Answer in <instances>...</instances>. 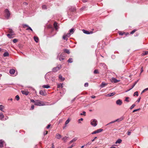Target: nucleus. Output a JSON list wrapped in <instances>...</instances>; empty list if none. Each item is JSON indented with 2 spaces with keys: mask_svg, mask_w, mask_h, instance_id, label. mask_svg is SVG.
I'll use <instances>...</instances> for the list:
<instances>
[{
  "mask_svg": "<svg viewBox=\"0 0 148 148\" xmlns=\"http://www.w3.org/2000/svg\"><path fill=\"white\" fill-rule=\"evenodd\" d=\"M93 73L95 74H96L99 73V72L98 69H95Z\"/></svg>",
  "mask_w": 148,
  "mask_h": 148,
  "instance_id": "obj_31",
  "label": "nucleus"
},
{
  "mask_svg": "<svg viewBox=\"0 0 148 148\" xmlns=\"http://www.w3.org/2000/svg\"><path fill=\"white\" fill-rule=\"evenodd\" d=\"M82 31L84 33L86 34H89V31L85 30L84 29H83Z\"/></svg>",
  "mask_w": 148,
  "mask_h": 148,
  "instance_id": "obj_30",
  "label": "nucleus"
},
{
  "mask_svg": "<svg viewBox=\"0 0 148 148\" xmlns=\"http://www.w3.org/2000/svg\"><path fill=\"white\" fill-rule=\"evenodd\" d=\"M17 41L18 40L16 39H14L13 40V41L14 43H16L17 42Z\"/></svg>",
  "mask_w": 148,
  "mask_h": 148,
  "instance_id": "obj_47",
  "label": "nucleus"
},
{
  "mask_svg": "<svg viewBox=\"0 0 148 148\" xmlns=\"http://www.w3.org/2000/svg\"><path fill=\"white\" fill-rule=\"evenodd\" d=\"M56 138L58 139H60L62 137V136L59 134H57L56 135Z\"/></svg>",
  "mask_w": 148,
  "mask_h": 148,
  "instance_id": "obj_16",
  "label": "nucleus"
},
{
  "mask_svg": "<svg viewBox=\"0 0 148 148\" xmlns=\"http://www.w3.org/2000/svg\"><path fill=\"white\" fill-rule=\"evenodd\" d=\"M26 30H31L32 32L33 31V30L31 28V27H30L29 26H28V27H27V28L26 29Z\"/></svg>",
  "mask_w": 148,
  "mask_h": 148,
  "instance_id": "obj_37",
  "label": "nucleus"
},
{
  "mask_svg": "<svg viewBox=\"0 0 148 148\" xmlns=\"http://www.w3.org/2000/svg\"><path fill=\"white\" fill-rule=\"evenodd\" d=\"M59 78L62 81H63L65 79V78L62 77V75H59Z\"/></svg>",
  "mask_w": 148,
  "mask_h": 148,
  "instance_id": "obj_20",
  "label": "nucleus"
},
{
  "mask_svg": "<svg viewBox=\"0 0 148 148\" xmlns=\"http://www.w3.org/2000/svg\"><path fill=\"white\" fill-rule=\"evenodd\" d=\"M131 133V132H127V134L128 135H130V134Z\"/></svg>",
  "mask_w": 148,
  "mask_h": 148,
  "instance_id": "obj_60",
  "label": "nucleus"
},
{
  "mask_svg": "<svg viewBox=\"0 0 148 148\" xmlns=\"http://www.w3.org/2000/svg\"><path fill=\"white\" fill-rule=\"evenodd\" d=\"M39 94L40 95H42L45 96L46 95L44 93V91L42 90H40L39 92Z\"/></svg>",
  "mask_w": 148,
  "mask_h": 148,
  "instance_id": "obj_17",
  "label": "nucleus"
},
{
  "mask_svg": "<svg viewBox=\"0 0 148 148\" xmlns=\"http://www.w3.org/2000/svg\"><path fill=\"white\" fill-rule=\"evenodd\" d=\"M67 61L69 63H72L73 62V59L72 58H70Z\"/></svg>",
  "mask_w": 148,
  "mask_h": 148,
  "instance_id": "obj_35",
  "label": "nucleus"
},
{
  "mask_svg": "<svg viewBox=\"0 0 148 148\" xmlns=\"http://www.w3.org/2000/svg\"><path fill=\"white\" fill-rule=\"evenodd\" d=\"M88 83H86L84 85V86L85 87H88Z\"/></svg>",
  "mask_w": 148,
  "mask_h": 148,
  "instance_id": "obj_53",
  "label": "nucleus"
},
{
  "mask_svg": "<svg viewBox=\"0 0 148 148\" xmlns=\"http://www.w3.org/2000/svg\"><path fill=\"white\" fill-rule=\"evenodd\" d=\"M80 114L81 115H83L84 116H85L86 115V112L84 111L83 112V113H81Z\"/></svg>",
  "mask_w": 148,
  "mask_h": 148,
  "instance_id": "obj_51",
  "label": "nucleus"
},
{
  "mask_svg": "<svg viewBox=\"0 0 148 148\" xmlns=\"http://www.w3.org/2000/svg\"><path fill=\"white\" fill-rule=\"evenodd\" d=\"M22 26L24 28H25L26 27H28V25L25 24H23Z\"/></svg>",
  "mask_w": 148,
  "mask_h": 148,
  "instance_id": "obj_45",
  "label": "nucleus"
},
{
  "mask_svg": "<svg viewBox=\"0 0 148 148\" xmlns=\"http://www.w3.org/2000/svg\"><path fill=\"white\" fill-rule=\"evenodd\" d=\"M5 16L7 19H8L10 15V13L8 9H6L5 10Z\"/></svg>",
  "mask_w": 148,
  "mask_h": 148,
  "instance_id": "obj_2",
  "label": "nucleus"
},
{
  "mask_svg": "<svg viewBox=\"0 0 148 148\" xmlns=\"http://www.w3.org/2000/svg\"><path fill=\"white\" fill-rule=\"evenodd\" d=\"M4 116L2 113H0V119L1 120H3V118Z\"/></svg>",
  "mask_w": 148,
  "mask_h": 148,
  "instance_id": "obj_21",
  "label": "nucleus"
},
{
  "mask_svg": "<svg viewBox=\"0 0 148 148\" xmlns=\"http://www.w3.org/2000/svg\"><path fill=\"white\" fill-rule=\"evenodd\" d=\"M147 54H148V51H147L144 52L142 53V55H143V56L147 55Z\"/></svg>",
  "mask_w": 148,
  "mask_h": 148,
  "instance_id": "obj_38",
  "label": "nucleus"
},
{
  "mask_svg": "<svg viewBox=\"0 0 148 148\" xmlns=\"http://www.w3.org/2000/svg\"><path fill=\"white\" fill-rule=\"evenodd\" d=\"M55 148V147H54V145H53V143L52 144L51 148Z\"/></svg>",
  "mask_w": 148,
  "mask_h": 148,
  "instance_id": "obj_64",
  "label": "nucleus"
},
{
  "mask_svg": "<svg viewBox=\"0 0 148 148\" xmlns=\"http://www.w3.org/2000/svg\"><path fill=\"white\" fill-rule=\"evenodd\" d=\"M15 99H16V100H19L20 99L19 96L18 95H16L15 97Z\"/></svg>",
  "mask_w": 148,
  "mask_h": 148,
  "instance_id": "obj_40",
  "label": "nucleus"
},
{
  "mask_svg": "<svg viewBox=\"0 0 148 148\" xmlns=\"http://www.w3.org/2000/svg\"><path fill=\"white\" fill-rule=\"evenodd\" d=\"M76 10V9L75 8L73 7L72 8L71 7V8H70V10L72 12H74Z\"/></svg>",
  "mask_w": 148,
  "mask_h": 148,
  "instance_id": "obj_32",
  "label": "nucleus"
},
{
  "mask_svg": "<svg viewBox=\"0 0 148 148\" xmlns=\"http://www.w3.org/2000/svg\"><path fill=\"white\" fill-rule=\"evenodd\" d=\"M139 79L137 80L136 81L134 84L132 86L131 88H130L127 91H128L131 89H132V88H133L134 86H135L136 84H137V83L138 82V81Z\"/></svg>",
  "mask_w": 148,
  "mask_h": 148,
  "instance_id": "obj_10",
  "label": "nucleus"
},
{
  "mask_svg": "<svg viewBox=\"0 0 148 148\" xmlns=\"http://www.w3.org/2000/svg\"><path fill=\"white\" fill-rule=\"evenodd\" d=\"M62 67L61 65H58L57 66L54 67L52 69V71L53 72H57Z\"/></svg>",
  "mask_w": 148,
  "mask_h": 148,
  "instance_id": "obj_4",
  "label": "nucleus"
},
{
  "mask_svg": "<svg viewBox=\"0 0 148 148\" xmlns=\"http://www.w3.org/2000/svg\"><path fill=\"white\" fill-rule=\"evenodd\" d=\"M136 105L135 104H133L130 107V109L131 110Z\"/></svg>",
  "mask_w": 148,
  "mask_h": 148,
  "instance_id": "obj_44",
  "label": "nucleus"
},
{
  "mask_svg": "<svg viewBox=\"0 0 148 148\" xmlns=\"http://www.w3.org/2000/svg\"><path fill=\"white\" fill-rule=\"evenodd\" d=\"M116 122V121H115V120H114V121H112L110 122L107 125H108L109 124H111V123H112L115 122Z\"/></svg>",
  "mask_w": 148,
  "mask_h": 148,
  "instance_id": "obj_57",
  "label": "nucleus"
},
{
  "mask_svg": "<svg viewBox=\"0 0 148 148\" xmlns=\"http://www.w3.org/2000/svg\"><path fill=\"white\" fill-rule=\"evenodd\" d=\"M4 142L2 140H0V148L3 147Z\"/></svg>",
  "mask_w": 148,
  "mask_h": 148,
  "instance_id": "obj_14",
  "label": "nucleus"
},
{
  "mask_svg": "<svg viewBox=\"0 0 148 148\" xmlns=\"http://www.w3.org/2000/svg\"><path fill=\"white\" fill-rule=\"evenodd\" d=\"M21 92L22 94L25 95H28L29 92L27 91H25L24 90H22Z\"/></svg>",
  "mask_w": 148,
  "mask_h": 148,
  "instance_id": "obj_11",
  "label": "nucleus"
},
{
  "mask_svg": "<svg viewBox=\"0 0 148 148\" xmlns=\"http://www.w3.org/2000/svg\"><path fill=\"white\" fill-rule=\"evenodd\" d=\"M143 71V67H142L141 69V73H142Z\"/></svg>",
  "mask_w": 148,
  "mask_h": 148,
  "instance_id": "obj_59",
  "label": "nucleus"
},
{
  "mask_svg": "<svg viewBox=\"0 0 148 148\" xmlns=\"http://www.w3.org/2000/svg\"><path fill=\"white\" fill-rule=\"evenodd\" d=\"M34 39L36 42H38V38L37 36H34Z\"/></svg>",
  "mask_w": 148,
  "mask_h": 148,
  "instance_id": "obj_23",
  "label": "nucleus"
},
{
  "mask_svg": "<svg viewBox=\"0 0 148 148\" xmlns=\"http://www.w3.org/2000/svg\"><path fill=\"white\" fill-rule=\"evenodd\" d=\"M35 105L37 106H43L45 105V103L42 101H40L38 100H35Z\"/></svg>",
  "mask_w": 148,
  "mask_h": 148,
  "instance_id": "obj_1",
  "label": "nucleus"
},
{
  "mask_svg": "<svg viewBox=\"0 0 148 148\" xmlns=\"http://www.w3.org/2000/svg\"><path fill=\"white\" fill-rule=\"evenodd\" d=\"M116 94V93L114 92L111 93H108L106 95V97H111L113 96Z\"/></svg>",
  "mask_w": 148,
  "mask_h": 148,
  "instance_id": "obj_8",
  "label": "nucleus"
},
{
  "mask_svg": "<svg viewBox=\"0 0 148 148\" xmlns=\"http://www.w3.org/2000/svg\"><path fill=\"white\" fill-rule=\"evenodd\" d=\"M97 138V137H94V139H93V140H92V142H93L94 141L95 139H96Z\"/></svg>",
  "mask_w": 148,
  "mask_h": 148,
  "instance_id": "obj_61",
  "label": "nucleus"
},
{
  "mask_svg": "<svg viewBox=\"0 0 148 148\" xmlns=\"http://www.w3.org/2000/svg\"><path fill=\"white\" fill-rule=\"evenodd\" d=\"M42 87L43 88H48L50 87V86L49 85H43L42 86Z\"/></svg>",
  "mask_w": 148,
  "mask_h": 148,
  "instance_id": "obj_26",
  "label": "nucleus"
},
{
  "mask_svg": "<svg viewBox=\"0 0 148 148\" xmlns=\"http://www.w3.org/2000/svg\"><path fill=\"white\" fill-rule=\"evenodd\" d=\"M111 81L112 82H114V83H116L119 82L120 81V80H117L116 78L114 77H112V78Z\"/></svg>",
  "mask_w": 148,
  "mask_h": 148,
  "instance_id": "obj_6",
  "label": "nucleus"
},
{
  "mask_svg": "<svg viewBox=\"0 0 148 148\" xmlns=\"http://www.w3.org/2000/svg\"><path fill=\"white\" fill-rule=\"evenodd\" d=\"M62 38L64 40H68V38H67L66 37V36H65V34H64L63 37H62Z\"/></svg>",
  "mask_w": 148,
  "mask_h": 148,
  "instance_id": "obj_28",
  "label": "nucleus"
},
{
  "mask_svg": "<svg viewBox=\"0 0 148 148\" xmlns=\"http://www.w3.org/2000/svg\"><path fill=\"white\" fill-rule=\"evenodd\" d=\"M82 1L83 3H85L87 1V0H82Z\"/></svg>",
  "mask_w": 148,
  "mask_h": 148,
  "instance_id": "obj_62",
  "label": "nucleus"
},
{
  "mask_svg": "<svg viewBox=\"0 0 148 148\" xmlns=\"http://www.w3.org/2000/svg\"><path fill=\"white\" fill-rule=\"evenodd\" d=\"M51 126V125L50 124H49L47 126L46 128L47 129H49L50 128Z\"/></svg>",
  "mask_w": 148,
  "mask_h": 148,
  "instance_id": "obj_54",
  "label": "nucleus"
},
{
  "mask_svg": "<svg viewBox=\"0 0 148 148\" xmlns=\"http://www.w3.org/2000/svg\"><path fill=\"white\" fill-rule=\"evenodd\" d=\"M71 34L70 33H68L66 34H65V36H66L67 37H69L70 36Z\"/></svg>",
  "mask_w": 148,
  "mask_h": 148,
  "instance_id": "obj_48",
  "label": "nucleus"
},
{
  "mask_svg": "<svg viewBox=\"0 0 148 148\" xmlns=\"http://www.w3.org/2000/svg\"><path fill=\"white\" fill-rule=\"evenodd\" d=\"M136 31V30L134 29L133 31H132L131 32L130 34H133Z\"/></svg>",
  "mask_w": 148,
  "mask_h": 148,
  "instance_id": "obj_50",
  "label": "nucleus"
},
{
  "mask_svg": "<svg viewBox=\"0 0 148 148\" xmlns=\"http://www.w3.org/2000/svg\"><path fill=\"white\" fill-rule=\"evenodd\" d=\"M64 52L67 53L68 54H69L70 53V52L69 50L67 49H64Z\"/></svg>",
  "mask_w": 148,
  "mask_h": 148,
  "instance_id": "obj_19",
  "label": "nucleus"
},
{
  "mask_svg": "<svg viewBox=\"0 0 148 148\" xmlns=\"http://www.w3.org/2000/svg\"><path fill=\"white\" fill-rule=\"evenodd\" d=\"M77 137L74 138L70 142L69 144H71L73 142L77 140Z\"/></svg>",
  "mask_w": 148,
  "mask_h": 148,
  "instance_id": "obj_12",
  "label": "nucleus"
},
{
  "mask_svg": "<svg viewBox=\"0 0 148 148\" xmlns=\"http://www.w3.org/2000/svg\"><path fill=\"white\" fill-rule=\"evenodd\" d=\"M103 130L101 129H98L97 130H96L92 133V134H95L97 133H99L101 132Z\"/></svg>",
  "mask_w": 148,
  "mask_h": 148,
  "instance_id": "obj_5",
  "label": "nucleus"
},
{
  "mask_svg": "<svg viewBox=\"0 0 148 148\" xmlns=\"http://www.w3.org/2000/svg\"><path fill=\"white\" fill-rule=\"evenodd\" d=\"M74 29L72 28L70 30V33L73 34L74 32Z\"/></svg>",
  "mask_w": 148,
  "mask_h": 148,
  "instance_id": "obj_42",
  "label": "nucleus"
},
{
  "mask_svg": "<svg viewBox=\"0 0 148 148\" xmlns=\"http://www.w3.org/2000/svg\"><path fill=\"white\" fill-rule=\"evenodd\" d=\"M30 101L31 102L34 103V104L35 103V101H34V100H33V99H31Z\"/></svg>",
  "mask_w": 148,
  "mask_h": 148,
  "instance_id": "obj_55",
  "label": "nucleus"
},
{
  "mask_svg": "<svg viewBox=\"0 0 148 148\" xmlns=\"http://www.w3.org/2000/svg\"><path fill=\"white\" fill-rule=\"evenodd\" d=\"M135 95H136V96H138V92L136 91L134 93L133 95H134V96H135Z\"/></svg>",
  "mask_w": 148,
  "mask_h": 148,
  "instance_id": "obj_41",
  "label": "nucleus"
},
{
  "mask_svg": "<svg viewBox=\"0 0 148 148\" xmlns=\"http://www.w3.org/2000/svg\"><path fill=\"white\" fill-rule=\"evenodd\" d=\"M69 137L65 136L62 138V140L64 141V142H66L67 139Z\"/></svg>",
  "mask_w": 148,
  "mask_h": 148,
  "instance_id": "obj_18",
  "label": "nucleus"
},
{
  "mask_svg": "<svg viewBox=\"0 0 148 148\" xmlns=\"http://www.w3.org/2000/svg\"><path fill=\"white\" fill-rule=\"evenodd\" d=\"M97 124V121L95 119H92L91 120L90 124L94 127L96 126Z\"/></svg>",
  "mask_w": 148,
  "mask_h": 148,
  "instance_id": "obj_3",
  "label": "nucleus"
},
{
  "mask_svg": "<svg viewBox=\"0 0 148 148\" xmlns=\"http://www.w3.org/2000/svg\"><path fill=\"white\" fill-rule=\"evenodd\" d=\"M123 119L121 118L120 119H117L115 121L116 122H119L120 121H121Z\"/></svg>",
  "mask_w": 148,
  "mask_h": 148,
  "instance_id": "obj_34",
  "label": "nucleus"
},
{
  "mask_svg": "<svg viewBox=\"0 0 148 148\" xmlns=\"http://www.w3.org/2000/svg\"><path fill=\"white\" fill-rule=\"evenodd\" d=\"M48 133V131H45L44 132V135H46Z\"/></svg>",
  "mask_w": 148,
  "mask_h": 148,
  "instance_id": "obj_58",
  "label": "nucleus"
},
{
  "mask_svg": "<svg viewBox=\"0 0 148 148\" xmlns=\"http://www.w3.org/2000/svg\"><path fill=\"white\" fill-rule=\"evenodd\" d=\"M8 32L11 34H13V35L14 32L12 29H9L8 30Z\"/></svg>",
  "mask_w": 148,
  "mask_h": 148,
  "instance_id": "obj_27",
  "label": "nucleus"
},
{
  "mask_svg": "<svg viewBox=\"0 0 148 148\" xmlns=\"http://www.w3.org/2000/svg\"><path fill=\"white\" fill-rule=\"evenodd\" d=\"M13 34H7V36L9 38H11L12 37H11L12 35H13Z\"/></svg>",
  "mask_w": 148,
  "mask_h": 148,
  "instance_id": "obj_43",
  "label": "nucleus"
},
{
  "mask_svg": "<svg viewBox=\"0 0 148 148\" xmlns=\"http://www.w3.org/2000/svg\"><path fill=\"white\" fill-rule=\"evenodd\" d=\"M15 73V70L14 69H11L10 71V73L11 74H14Z\"/></svg>",
  "mask_w": 148,
  "mask_h": 148,
  "instance_id": "obj_13",
  "label": "nucleus"
},
{
  "mask_svg": "<svg viewBox=\"0 0 148 148\" xmlns=\"http://www.w3.org/2000/svg\"><path fill=\"white\" fill-rule=\"evenodd\" d=\"M140 108H139V109H136V110H133V112H134L136 111H138L139 110H140Z\"/></svg>",
  "mask_w": 148,
  "mask_h": 148,
  "instance_id": "obj_52",
  "label": "nucleus"
},
{
  "mask_svg": "<svg viewBox=\"0 0 148 148\" xmlns=\"http://www.w3.org/2000/svg\"><path fill=\"white\" fill-rule=\"evenodd\" d=\"M53 26L56 30H57L58 29L57 23L56 22H54L53 23Z\"/></svg>",
  "mask_w": 148,
  "mask_h": 148,
  "instance_id": "obj_9",
  "label": "nucleus"
},
{
  "mask_svg": "<svg viewBox=\"0 0 148 148\" xmlns=\"http://www.w3.org/2000/svg\"><path fill=\"white\" fill-rule=\"evenodd\" d=\"M122 142V140L120 139H118V140L116 141L115 143L116 144L120 143Z\"/></svg>",
  "mask_w": 148,
  "mask_h": 148,
  "instance_id": "obj_25",
  "label": "nucleus"
},
{
  "mask_svg": "<svg viewBox=\"0 0 148 148\" xmlns=\"http://www.w3.org/2000/svg\"><path fill=\"white\" fill-rule=\"evenodd\" d=\"M107 84L103 82L100 85V87L101 88H103L105 86L107 85Z\"/></svg>",
  "mask_w": 148,
  "mask_h": 148,
  "instance_id": "obj_22",
  "label": "nucleus"
},
{
  "mask_svg": "<svg viewBox=\"0 0 148 148\" xmlns=\"http://www.w3.org/2000/svg\"><path fill=\"white\" fill-rule=\"evenodd\" d=\"M86 8H87V7L86 6H84L82 8H81L80 10H84Z\"/></svg>",
  "mask_w": 148,
  "mask_h": 148,
  "instance_id": "obj_46",
  "label": "nucleus"
},
{
  "mask_svg": "<svg viewBox=\"0 0 148 148\" xmlns=\"http://www.w3.org/2000/svg\"><path fill=\"white\" fill-rule=\"evenodd\" d=\"M64 57H63L62 54H61L60 55L59 58V59L60 61H62L64 59Z\"/></svg>",
  "mask_w": 148,
  "mask_h": 148,
  "instance_id": "obj_15",
  "label": "nucleus"
},
{
  "mask_svg": "<svg viewBox=\"0 0 148 148\" xmlns=\"http://www.w3.org/2000/svg\"><path fill=\"white\" fill-rule=\"evenodd\" d=\"M116 104L118 105H121L122 103V101L120 99H118L116 102Z\"/></svg>",
  "mask_w": 148,
  "mask_h": 148,
  "instance_id": "obj_7",
  "label": "nucleus"
},
{
  "mask_svg": "<svg viewBox=\"0 0 148 148\" xmlns=\"http://www.w3.org/2000/svg\"><path fill=\"white\" fill-rule=\"evenodd\" d=\"M119 34L120 35L122 36L124 34V33H123L120 32L119 33Z\"/></svg>",
  "mask_w": 148,
  "mask_h": 148,
  "instance_id": "obj_63",
  "label": "nucleus"
},
{
  "mask_svg": "<svg viewBox=\"0 0 148 148\" xmlns=\"http://www.w3.org/2000/svg\"><path fill=\"white\" fill-rule=\"evenodd\" d=\"M42 8L44 9H47V7L45 5H44L42 6Z\"/></svg>",
  "mask_w": 148,
  "mask_h": 148,
  "instance_id": "obj_49",
  "label": "nucleus"
},
{
  "mask_svg": "<svg viewBox=\"0 0 148 148\" xmlns=\"http://www.w3.org/2000/svg\"><path fill=\"white\" fill-rule=\"evenodd\" d=\"M129 97H127L125 98V101H127V102H129L130 101L129 100Z\"/></svg>",
  "mask_w": 148,
  "mask_h": 148,
  "instance_id": "obj_36",
  "label": "nucleus"
},
{
  "mask_svg": "<svg viewBox=\"0 0 148 148\" xmlns=\"http://www.w3.org/2000/svg\"><path fill=\"white\" fill-rule=\"evenodd\" d=\"M70 121V120L69 119H68L65 122V125H66L67 124H68L69 122Z\"/></svg>",
  "mask_w": 148,
  "mask_h": 148,
  "instance_id": "obj_39",
  "label": "nucleus"
},
{
  "mask_svg": "<svg viewBox=\"0 0 148 148\" xmlns=\"http://www.w3.org/2000/svg\"><path fill=\"white\" fill-rule=\"evenodd\" d=\"M3 56L4 57L8 56H9V54L8 52H6L3 53Z\"/></svg>",
  "mask_w": 148,
  "mask_h": 148,
  "instance_id": "obj_24",
  "label": "nucleus"
},
{
  "mask_svg": "<svg viewBox=\"0 0 148 148\" xmlns=\"http://www.w3.org/2000/svg\"><path fill=\"white\" fill-rule=\"evenodd\" d=\"M58 88H62L63 87L62 85V84H60L58 85Z\"/></svg>",
  "mask_w": 148,
  "mask_h": 148,
  "instance_id": "obj_33",
  "label": "nucleus"
},
{
  "mask_svg": "<svg viewBox=\"0 0 148 148\" xmlns=\"http://www.w3.org/2000/svg\"><path fill=\"white\" fill-rule=\"evenodd\" d=\"M4 108V107L3 105H0V110L1 111L3 112H4V111L3 110V109Z\"/></svg>",
  "mask_w": 148,
  "mask_h": 148,
  "instance_id": "obj_29",
  "label": "nucleus"
},
{
  "mask_svg": "<svg viewBox=\"0 0 148 148\" xmlns=\"http://www.w3.org/2000/svg\"><path fill=\"white\" fill-rule=\"evenodd\" d=\"M34 105H32V106L31 107V109L33 110L34 109Z\"/></svg>",
  "mask_w": 148,
  "mask_h": 148,
  "instance_id": "obj_56",
  "label": "nucleus"
}]
</instances>
